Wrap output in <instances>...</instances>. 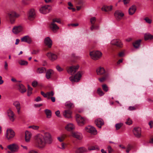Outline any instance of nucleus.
<instances>
[{"label": "nucleus", "mask_w": 153, "mask_h": 153, "mask_svg": "<svg viewBox=\"0 0 153 153\" xmlns=\"http://www.w3.org/2000/svg\"><path fill=\"white\" fill-rule=\"evenodd\" d=\"M149 124L150 126V127L152 128L153 126V121H151L149 122Z\"/></svg>", "instance_id": "nucleus-63"}, {"label": "nucleus", "mask_w": 153, "mask_h": 153, "mask_svg": "<svg viewBox=\"0 0 153 153\" xmlns=\"http://www.w3.org/2000/svg\"><path fill=\"white\" fill-rule=\"evenodd\" d=\"M19 90L21 93H24L26 91V89L25 87L22 84H19Z\"/></svg>", "instance_id": "nucleus-32"}, {"label": "nucleus", "mask_w": 153, "mask_h": 153, "mask_svg": "<svg viewBox=\"0 0 153 153\" xmlns=\"http://www.w3.org/2000/svg\"><path fill=\"white\" fill-rule=\"evenodd\" d=\"M13 105L16 108L18 114H19L21 108L19 102L18 101H16L13 102Z\"/></svg>", "instance_id": "nucleus-28"}, {"label": "nucleus", "mask_w": 153, "mask_h": 153, "mask_svg": "<svg viewBox=\"0 0 153 153\" xmlns=\"http://www.w3.org/2000/svg\"><path fill=\"white\" fill-rule=\"evenodd\" d=\"M88 150L90 151L93 150H99L100 149L97 146H89L88 148Z\"/></svg>", "instance_id": "nucleus-38"}, {"label": "nucleus", "mask_w": 153, "mask_h": 153, "mask_svg": "<svg viewBox=\"0 0 153 153\" xmlns=\"http://www.w3.org/2000/svg\"><path fill=\"white\" fill-rule=\"evenodd\" d=\"M88 150L86 149L84 147L78 148L76 151L75 153H84L87 152Z\"/></svg>", "instance_id": "nucleus-29"}, {"label": "nucleus", "mask_w": 153, "mask_h": 153, "mask_svg": "<svg viewBox=\"0 0 153 153\" xmlns=\"http://www.w3.org/2000/svg\"><path fill=\"white\" fill-rule=\"evenodd\" d=\"M31 133L28 131H27L25 132V141L28 142H29L30 140V138L31 136Z\"/></svg>", "instance_id": "nucleus-27"}, {"label": "nucleus", "mask_w": 153, "mask_h": 153, "mask_svg": "<svg viewBox=\"0 0 153 153\" xmlns=\"http://www.w3.org/2000/svg\"><path fill=\"white\" fill-rule=\"evenodd\" d=\"M35 13L34 10L31 9L30 10L28 15V19L30 20H33L35 16Z\"/></svg>", "instance_id": "nucleus-15"}, {"label": "nucleus", "mask_w": 153, "mask_h": 153, "mask_svg": "<svg viewBox=\"0 0 153 153\" xmlns=\"http://www.w3.org/2000/svg\"><path fill=\"white\" fill-rule=\"evenodd\" d=\"M65 106L69 108H73L74 107V104L70 101H68L65 103Z\"/></svg>", "instance_id": "nucleus-40"}, {"label": "nucleus", "mask_w": 153, "mask_h": 153, "mask_svg": "<svg viewBox=\"0 0 153 153\" xmlns=\"http://www.w3.org/2000/svg\"><path fill=\"white\" fill-rule=\"evenodd\" d=\"M21 41L22 42L30 43L31 42V39L29 36H26L21 38Z\"/></svg>", "instance_id": "nucleus-24"}, {"label": "nucleus", "mask_w": 153, "mask_h": 153, "mask_svg": "<svg viewBox=\"0 0 153 153\" xmlns=\"http://www.w3.org/2000/svg\"><path fill=\"white\" fill-rule=\"evenodd\" d=\"M114 15L117 19H120L124 16V14L121 10H117L115 11Z\"/></svg>", "instance_id": "nucleus-17"}, {"label": "nucleus", "mask_w": 153, "mask_h": 153, "mask_svg": "<svg viewBox=\"0 0 153 153\" xmlns=\"http://www.w3.org/2000/svg\"><path fill=\"white\" fill-rule=\"evenodd\" d=\"M102 89L103 91L105 92H107L108 90V88L105 84H103L102 85Z\"/></svg>", "instance_id": "nucleus-43"}, {"label": "nucleus", "mask_w": 153, "mask_h": 153, "mask_svg": "<svg viewBox=\"0 0 153 153\" xmlns=\"http://www.w3.org/2000/svg\"><path fill=\"white\" fill-rule=\"evenodd\" d=\"M61 147H59L60 149H65L67 146V144L65 143H61Z\"/></svg>", "instance_id": "nucleus-47"}, {"label": "nucleus", "mask_w": 153, "mask_h": 153, "mask_svg": "<svg viewBox=\"0 0 153 153\" xmlns=\"http://www.w3.org/2000/svg\"><path fill=\"white\" fill-rule=\"evenodd\" d=\"M46 71V69L44 67L38 68L36 70V72L38 74H42L45 73Z\"/></svg>", "instance_id": "nucleus-33"}, {"label": "nucleus", "mask_w": 153, "mask_h": 153, "mask_svg": "<svg viewBox=\"0 0 153 153\" xmlns=\"http://www.w3.org/2000/svg\"><path fill=\"white\" fill-rule=\"evenodd\" d=\"M144 19L146 23L149 24H150L152 22V20L149 19L148 17H146Z\"/></svg>", "instance_id": "nucleus-46"}, {"label": "nucleus", "mask_w": 153, "mask_h": 153, "mask_svg": "<svg viewBox=\"0 0 153 153\" xmlns=\"http://www.w3.org/2000/svg\"><path fill=\"white\" fill-rule=\"evenodd\" d=\"M97 93L100 96H103L104 94L102 89L100 88L97 89Z\"/></svg>", "instance_id": "nucleus-42"}, {"label": "nucleus", "mask_w": 153, "mask_h": 153, "mask_svg": "<svg viewBox=\"0 0 153 153\" xmlns=\"http://www.w3.org/2000/svg\"><path fill=\"white\" fill-rule=\"evenodd\" d=\"M7 147L9 150L11 151L12 153L18 152L19 149L18 146L15 143L9 145L7 146Z\"/></svg>", "instance_id": "nucleus-4"}, {"label": "nucleus", "mask_w": 153, "mask_h": 153, "mask_svg": "<svg viewBox=\"0 0 153 153\" xmlns=\"http://www.w3.org/2000/svg\"><path fill=\"white\" fill-rule=\"evenodd\" d=\"M95 123L97 126L100 128H101V126L104 124V122L103 120L100 118L97 119L95 120Z\"/></svg>", "instance_id": "nucleus-20"}, {"label": "nucleus", "mask_w": 153, "mask_h": 153, "mask_svg": "<svg viewBox=\"0 0 153 153\" xmlns=\"http://www.w3.org/2000/svg\"><path fill=\"white\" fill-rule=\"evenodd\" d=\"M118 55L119 56H120V57H123L124 56V51H122V52H120L119 54H118Z\"/></svg>", "instance_id": "nucleus-60"}, {"label": "nucleus", "mask_w": 153, "mask_h": 153, "mask_svg": "<svg viewBox=\"0 0 153 153\" xmlns=\"http://www.w3.org/2000/svg\"><path fill=\"white\" fill-rule=\"evenodd\" d=\"M55 22H56L59 24H60L61 23L60 19H59L57 18H55L53 19L52 22L55 23Z\"/></svg>", "instance_id": "nucleus-44"}, {"label": "nucleus", "mask_w": 153, "mask_h": 153, "mask_svg": "<svg viewBox=\"0 0 153 153\" xmlns=\"http://www.w3.org/2000/svg\"><path fill=\"white\" fill-rule=\"evenodd\" d=\"M19 16V15L17 14L14 11L11 12L8 14V16L11 23H13L15 21V18L18 17Z\"/></svg>", "instance_id": "nucleus-8"}, {"label": "nucleus", "mask_w": 153, "mask_h": 153, "mask_svg": "<svg viewBox=\"0 0 153 153\" xmlns=\"http://www.w3.org/2000/svg\"><path fill=\"white\" fill-rule=\"evenodd\" d=\"M136 10V7L135 5H133L130 7L128 9V13L130 15L134 14Z\"/></svg>", "instance_id": "nucleus-21"}, {"label": "nucleus", "mask_w": 153, "mask_h": 153, "mask_svg": "<svg viewBox=\"0 0 153 153\" xmlns=\"http://www.w3.org/2000/svg\"><path fill=\"white\" fill-rule=\"evenodd\" d=\"M46 56L50 59L52 61H54L57 58V56L56 55L51 52L47 53L46 54Z\"/></svg>", "instance_id": "nucleus-14"}, {"label": "nucleus", "mask_w": 153, "mask_h": 153, "mask_svg": "<svg viewBox=\"0 0 153 153\" xmlns=\"http://www.w3.org/2000/svg\"><path fill=\"white\" fill-rule=\"evenodd\" d=\"M54 73L53 71L51 69H49L46 72V77L48 79H49L51 78V76H52Z\"/></svg>", "instance_id": "nucleus-26"}, {"label": "nucleus", "mask_w": 153, "mask_h": 153, "mask_svg": "<svg viewBox=\"0 0 153 153\" xmlns=\"http://www.w3.org/2000/svg\"><path fill=\"white\" fill-rule=\"evenodd\" d=\"M123 126V124L121 123H117L115 125L116 130L119 129Z\"/></svg>", "instance_id": "nucleus-48"}, {"label": "nucleus", "mask_w": 153, "mask_h": 153, "mask_svg": "<svg viewBox=\"0 0 153 153\" xmlns=\"http://www.w3.org/2000/svg\"><path fill=\"white\" fill-rule=\"evenodd\" d=\"M112 9V7L110 6H104L102 8V11L105 12H107L111 10Z\"/></svg>", "instance_id": "nucleus-36"}, {"label": "nucleus", "mask_w": 153, "mask_h": 153, "mask_svg": "<svg viewBox=\"0 0 153 153\" xmlns=\"http://www.w3.org/2000/svg\"><path fill=\"white\" fill-rule=\"evenodd\" d=\"M55 113L57 117H61V115H60V112L58 110V111H56L55 112Z\"/></svg>", "instance_id": "nucleus-57"}, {"label": "nucleus", "mask_w": 153, "mask_h": 153, "mask_svg": "<svg viewBox=\"0 0 153 153\" xmlns=\"http://www.w3.org/2000/svg\"><path fill=\"white\" fill-rule=\"evenodd\" d=\"M79 67L78 65L76 66H72L70 67L69 68L68 70V72L71 74L72 75H74L76 72L77 71Z\"/></svg>", "instance_id": "nucleus-10"}, {"label": "nucleus", "mask_w": 153, "mask_h": 153, "mask_svg": "<svg viewBox=\"0 0 153 153\" xmlns=\"http://www.w3.org/2000/svg\"><path fill=\"white\" fill-rule=\"evenodd\" d=\"M102 54V53L99 51H93L90 53L91 58L94 60L100 58Z\"/></svg>", "instance_id": "nucleus-3"}, {"label": "nucleus", "mask_w": 153, "mask_h": 153, "mask_svg": "<svg viewBox=\"0 0 153 153\" xmlns=\"http://www.w3.org/2000/svg\"><path fill=\"white\" fill-rule=\"evenodd\" d=\"M79 25V24L78 23H75V24H69L68 25L69 26H71L73 27H76L78 26Z\"/></svg>", "instance_id": "nucleus-62"}, {"label": "nucleus", "mask_w": 153, "mask_h": 153, "mask_svg": "<svg viewBox=\"0 0 153 153\" xmlns=\"http://www.w3.org/2000/svg\"><path fill=\"white\" fill-rule=\"evenodd\" d=\"M8 116L11 122H13L15 120L14 114L13 112L10 110H8L7 111Z\"/></svg>", "instance_id": "nucleus-13"}, {"label": "nucleus", "mask_w": 153, "mask_h": 153, "mask_svg": "<svg viewBox=\"0 0 153 153\" xmlns=\"http://www.w3.org/2000/svg\"><path fill=\"white\" fill-rule=\"evenodd\" d=\"M34 100L36 102H38L39 101H41L42 100V99L40 97H38L36 98Z\"/></svg>", "instance_id": "nucleus-59"}, {"label": "nucleus", "mask_w": 153, "mask_h": 153, "mask_svg": "<svg viewBox=\"0 0 153 153\" xmlns=\"http://www.w3.org/2000/svg\"><path fill=\"white\" fill-rule=\"evenodd\" d=\"M19 63L20 65H26L28 64L27 62L22 60L19 61Z\"/></svg>", "instance_id": "nucleus-41"}, {"label": "nucleus", "mask_w": 153, "mask_h": 153, "mask_svg": "<svg viewBox=\"0 0 153 153\" xmlns=\"http://www.w3.org/2000/svg\"><path fill=\"white\" fill-rule=\"evenodd\" d=\"M111 44L112 45H116L120 48L122 47L123 44L121 41L118 39L113 40L111 42Z\"/></svg>", "instance_id": "nucleus-12"}, {"label": "nucleus", "mask_w": 153, "mask_h": 153, "mask_svg": "<svg viewBox=\"0 0 153 153\" xmlns=\"http://www.w3.org/2000/svg\"><path fill=\"white\" fill-rule=\"evenodd\" d=\"M39 50H33L31 53L32 54H38L39 52Z\"/></svg>", "instance_id": "nucleus-55"}, {"label": "nucleus", "mask_w": 153, "mask_h": 153, "mask_svg": "<svg viewBox=\"0 0 153 153\" xmlns=\"http://www.w3.org/2000/svg\"><path fill=\"white\" fill-rule=\"evenodd\" d=\"M83 74L82 71H79L74 77L71 76L70 77L69 79L72 82H78L80 80L82 76V74Z\"/></svg>", "instance_id": "nucleus-2"}, {"label": "nucleus", "mask_w": 153, "mask_h": 153, "mask_svg": "<svg viewBox=\"0 0 153 153\" xmlns=\"http://www.w3.org/2000/svg\"><path fill=\"white\" fill-rule=\"evenodd\" d=\"M54 94V92L53 91H49L47 92V99H50V97H53Z\"/></svg>", "instance_id": "nucleus-39"}, {"label": "nucleus", "mask_w": 153, "mask_h": 153, "mask_svg": "<svg viewBox=\"0 0 153 153\" xmlns=\"http://www.w3.org/2000/svg\"><path fill=\"white\" fill-rule=\"evenodd\" d=\"M22 30V26H19L14 27L12 29L13 32L15 34H17L21 32Z\"/></svg>", "instance_id": "nucleus-16"}, {"label": "nucleus", "mask_w": 153, "mask_h": 153, "mask_svg": "<svg viewBox=\"0 0 153 153\" xmlns=\"http://www.w3.org/2000/svg\"><path fill=\"white\" fill-rule=\"evenodd\" d=\"M51 9V7L49 5L44 6L40 9V13L44 14H46L49 12Z\"/></svg>", "instance_id": "nucleus-7"}, {"label": "nucleus", "mask_w": 153, "mask_h": 153, "mask_svg": "<svg viewBox=\"0 0 153 153\" xmlns=\"http://www.w3.org/2000/svg\"><path fill=\"white\" fill-rule=\"evenodd\" d=\"M153 38V36L149 33L146 34L144 35V39L145 40L152 39Z\"/></svg>", "instance_id": "nucleus-37"}, {"label": "nucleus", "mask_w": 153, "mask_h": 153, "mask_svg": "<svg viewBox=\"0 0 153 153\" xmlns=\"http://www.w3.org/2000/svg\"><path fill=\"white\" fill-rule=\"evenodd\" d=\"M103 75V76L102 77L98 79V80L101 82H102L105 81L108 77V75L107 74H105Z\"/></svg>", "instance_id": "nucleus-35"}, {"label": "nucleus", "mask_w": 153, "mask_h": 153, "mask_svg": "<svg viewBox=\"0 0 153 153\" xmlns=\"http://www.w3.org/2000/svg\"><path fill=\"white\" fill-rule=\"evenodd\" d=\"M134 136L137 138H140L141 136V129L139 127H135L133 130Z\"/></svg>", "instance_id": "nucleus-5"}, {"label": "nucleus", "mask_w": 153, "mask_h": 153, "mask_svg": "<svg viewBox=\"0 0 153 153\" xmlns=\"http://www.w3.org/2000/svg\"><path fill=\"white\" fill-rule=\"evenodd\" d=\"M28 153H38V152L34 150H31L29 151Z\"/></svg>", "instance_id": "nucleus-64"}, {"label": "nucleus", "mask_w": 153, "mask_h": 153, "mask_svg": "<svg viewBox=\"0 0 153 153\" xmlns=\"http://www.w3.org/2000/svg\"><path fill=\"white\" fill-rule=\"evenodd\" d=\"M41 94L44 97H47V93L45 94L44 92L42 91H41Z\"/></svg>", "instance_id": "nucleus-61"}, {"label": "nucleus", "mask_w": 153, "mask_h": 153, "mask_svg": "<svg viewBox=\"0 0 153 153\" xmlns=\"http://www.w3.org/2000/svg\"><path fill=\"white\" fill-rule=\"evenodd\" d=\"M65 128L68 131H71L74 128L75 126L73 124L69 123L65 126Z\"/></svg>", "instance_id": "nucleus-30"}, {"label": "nucleus", "mask_w": 153, "mask_h": 153, "mask_svg": "<svg viewBox=\"0 0 153 153\" xmlns=\"http://www.w3.org/2000/svg\"><path fill=\"white\" fill-rule=\"evenodd\" d=\"M108 153H112L114 151L113 149L110 146H108Z\"/></svg>", "instance_id": "nucleus-54"}, {"label": "nucleus", "mask_w": 153, "mask_h": 153, "mask_svg": "<svg viewBox=\"0 0 153 153\" xmlns=\"http://www.w3.org/2000/svg\"><path fill=\"white\" fill-rule=\"evenodd\" d=\"M29 128H32L35 130H37L39 129V127L38 126H32L29 127Z\"/></svg>", "instance_id": "nucleus-51"}, {"label": "nucleus", "mask_w": 153, "mask_h": 153, "mask_svg": "<svg viewBox=\"0 0 153 153\" xmlns=\"http://www.w3.org/2000/svg\"><path fill=\"white\" fill-rule=\"evenodd\" d=\"M76 119L78 124L80 126H82L85 123V119L80 115L77 114L76 115Z\"/></svg>", "instance_id": "nucleus-6"}, {"label": "nucleus", "mask_w": 153, "mask_h": 153, "mask_svg": "<svg viewBox=\"0 0 153 153\" xmlns=\"http://www.w3.org/2000/svg\"><path fill=\"white\" fill-rule=\"evenodd\" d=\"M6 137L8 140H10L13 138L15 136V133L13 130L11 129H7L6 131Z\"/></svg>", "instance_id": "nucleus-9"}, {"label": "nucleus", "mask_w": 153, "mask_h": 153, "mask_svg": "<svg viewBox=\"0 0 153 153\" xmlns=\"http://www.w3.org/2000/svg\"><path fill=\"white\" fill-rule=\"evenodd\" d=\"M96 72L97 74L99 75H102L105 74H106L104 68L101 67H99L97 69Z\"/></svg>", "instance_id": "nucleus-18"}, {"label": "nucleus", "mask_w": 153, "mask_h": 153, "mask_svg": "<svg viewBox=\"0 0 153 153\" xmlns=\"http://www.w3.org/2000/svg\"><path fill=\"white\" fill-rule=\"evenodd\" d=\"M141 42V40L139 39L133 43V45L135 48H138L140 46V43Z\"/></svg>", "instance_id": "nucleus-31"}, {"label": "nucleus", "mask_w": 153, "mask_h": 153, "mask_svg": "<svg viewBox=\"0 0 153 153\" xmlns=\"http://www.w3.org/2000/svg\"><path fill=\"white\" fill-rule=\"evenodd\" d=\"M35 142L36 146L42 148L46 144H50L52 142L51 135L48 132H45L43 135L37 134L35 137Z\"/></svg>", "instance_id": "nucleus-1"}, {"label": "nucleus", "mask_w": 153, "mask_h": 153, "mask_svg": "<svg viewBox=\"0 0 153 153\" xmlns=\"http://www.w3.org/2000/svg\"><path fill=\"white\" fill-rule=\"evenodd\" d=\"M56 68L59 71H61L63 70V69L60 67L59 65H57L56 66Z\"/></svg>", "instance_id": "nucleus-58"}, {"label": "nucleus", "mask_w": 153, "mask_h": 153, "mask_svg": "<svg viewBox=\"0 0 153 153\" xmlns=\"http://www.w3.org/2000/svg\"><path fill=\"white\" fill-rule=\"evenodd\" d=\"M137 108V107L136 106H131L128 107V109L130 111L135 110Z\"/></svg>", "instance_id": "nucleus-53"}, {"label": "nucleus", "mask_w": 153, "mask_h": 153, "mask_svg": "<svg viewBox=\"0 0 153 153\" xmlns=\"http://www.w3.org/2000/svg\"><path fill=\"white\" fill-rule=\"evenodd\" d=\"M38 84V82L37 81H33L32 83V85L34 87H36Z\"/></svg>", "instance_id": "nucleus-56"}, {"label": "nucleus", "mask_w": 153, "mask_h": 153, "mask_svg": "<svg viewBox=\"0 0 153 153\" xmlns=\"http://www.w3.org/2000/svg\"><path fill=\"white\" fill-rule=\"evenodd\" d=\"M85 130L88 132L94 134H97V130L93 127L91 126H88L85 128Z\"/></svg>", "instance_id": "nucleus-11"}, {"label": "nucleus", "mask_w": 153, "mask_h": 153, "mask_svg": "<svg viewBox=\"0 0 153 153\" xmlns=\"http://www.w3.org/2000/svg\"><path fill=\"white\" fill-rule=\"evenodd\" d=\"M96 20V18L95 17L91 18L90 19V22L92 25H94Z\"/></svg>", "instance_id": "nucleus-50"}, {"label": "nucleus", "mask_w": 153, "mask_h": 153, "mask_svg": "<svg viewBox=\"0 0 153 153\" xmlns=\"http://www.w3.org/2000/svg\"><path fill=\"white\" fill-rule=\"evenodd\" d=\"M72 136L79 140H81L82 138V134L78 132H73L72 134Z\"/></svg>", "instance_id": "nucleus-25"}, {"label": "nucleus", "mask_w": 153, "mask_h": 153, "mask_svg": "<svg viewBox=\"0 0 153 153\" xmlns=\"http://www.w3.org/2000/svg\"><path fill=\"white\" fill-rule=\"evenodd\" d=\"M44 43L49 48H50L51 47L52 41L49 37H47L45 39Z\"/></svg>", "instance_id": "nucleus-19"}, {"label": "nucleus", "mask_w": 153, "mask_h": 153, "mask_svg": "<svg viewBox=\"0 0 153 153\" xmlns=\"http://www.w3.org/2000/svg\"><path fill=\"white\" fill-rule=\"evenodd\" d=\"M99 29V26H94V25H92L90 29L91 31H93L94 29L97 30Z\"/></svg>", "instance_id": "nucleus-45"}, {"label": "nucleus", "mask_w": 153, "mask_h": 153, "mask_svg": "<svg viewBox=\"0 0 153 153\" xmlns=\"http://www.w3.org/2000/svg\"><path fill=\"white\" fill-rule=\"evenodd\" d=\"M50 28L54 32H56L59 29V27L56 24L52 22L50 25Z\"/></svg>", "instance_id": "nucleus-22"}, {"label": "nucleus", "mask_w": 153, "mask_h": 153, "mask_svg": "<svg viewBox=\"0 0 153 153\" xmlns=\"http://www.w3.org/2000/svg\"><path fill=\"white\" fill-rule=\"evenodd\" d=\"M72 114L71 111L70 110H65L63 112V116L67 118H70L71 117V115Z\"/></svg>", "instance_id": "nucleus-23"}, {"label": "nucleus", "mask_w": 153, "mask_h": 153, "mask_svg": "<svg viewBox=\"0 0 153 153\" xmlns=\"http://www.w3.org/2000/svg\"><path fill=\"white\" fill-rule=\"evenodd\" d=\"M45 112L47 118H50L51 117V111L49 109H46L45 110Z\"/></svg>", "instance_id": "nucleus-34"}, {"label": "nucleus", "mask_w": 153, "mask_h": 153, "mask_svg": "<svg viewBox=\"0 0 153 153\" xmlns=\"http://www.w3.org/2000/svg\"><path fill=\"white\" fill-rule=\"evenodd\" d=\"M65 136H62L57 137L58 140L60 142H62L65 138Z\"/></svg>", "instance_id": "nucleus-52"}, {"label": "nucleus", "mask_w": 153, "mask_h": 153, "mask_svg": "<svg viewBox=\"0 0 153 153\" xmlns=\"http://www.w3.org/2000/svg\"><path fill=\"white\" fill-rule=\"evenodd\" d=\"M132 121L129 118H128L126 120V121L125 123L128 125H130L132 124Z\"/></svg>", "instance_id": "nucleus-49"}]
</instances>
